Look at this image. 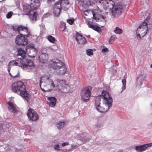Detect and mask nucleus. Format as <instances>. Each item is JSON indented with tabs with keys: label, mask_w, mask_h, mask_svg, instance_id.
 I'll use <instances>...</instances> for the list:
<instances>
[{
	"label": "nucleus",
	"mask_w": 152,
	"mask_h": 152,
	"mask_svg": "<svg viewBox=\"0 0 152 152\" xmlns=\"http://www.w3.org/2000/svg\"><path fill=\"white\" fill-rule=\"evenodd\" d=\"M13 14V12H10L7 14L6 15V18H11Z\"/></svg>",
	"instance_id": "29"
},
{
	"label": "nucleus",
	"mask_w": 152,
	"mask_h": 152,
	"mask_svg": "<svg viewBox=\"0 0 152 152\" xmlns=\"http://www.w3.org/2000/svg\"><path fill=\"white\" fill-rule=\"evenodd\" d=\"M102 98L103 99V104H107L111 107L113 102L112 99L110 94L106 91H103L102 93Z\"/></svg>",
	"instance_id": "10"
},
{
	"label": "nucleus",
	"mask_w": 152,
	"mask_h": 152,
	"mask_svg": "<svg viewBox=\"0 0 152 152\" xmlns=\"http://www.w3.org/2000/svg\"><path fill=\"white\" fill-rule=\"evenodd\" d=\"M57 127L58 128V126H57Z\"/></svg>",
	"instance_id": "42"
},
{
	"label": "nucleus",
	"mask_w": 152,
	"mask_h": 152,
	"mask_svg": "<svg viewBox=\"0 0 152 152\" xmlns=\"http://www.w3.org/2000/svg\"><path fill=\"white\" fill-rule=\"evenodd\" d=\"M57 127L58 128V126H57Z\"/></svg>",
	"instance_id": "44"
},
{
	"label": "nucleus",
	"mask_w": 152,
	"mask_h": 152,
	"mask_svg": "<svg viewBox=\"0 0 152 152\" xmlns=\"http://www.w3.org/2000/svg\"><path fill=\"white\" fill-rule=\"evenodd\" d=\"M18 54L17 56L18 58L21 59L19 61H12L9 63L8 67V72L10 71L11 67L14 66H18L21 67L23 69L27 70L28 72H31L34 69L35 66L31 60L26 59V52L22 48H19L18 50Z\"/></svg>",
	"instance_id": "1"
},
{
	"label": "nucleus",
	"mask_w": 152,
	"mask_h": 152,
	"mask_svg": "<svg viewBox=\"0 0 152 152\" xmlns=\"http://www.w3.org/2000/svg\"><path fill=\"white\" fill-rule=\"evenodd\" d=\"M26 52L30 54L29 56L31 57H34L36 55L37 50L35 48L33 45L30 44L28 45L26 47Z\"/></svg>",
	"instance_id": "17"
},
{
	"label": "nucleus",
	"mask_w": 152,
	"mask_h": 152,
	"mask_svg": "<svg viewBox=\"0 0 152 152\" xmlns=\"http://www.w3.org/2000/svg\"><path fill=\"white\" fill-rule=\"evenodd\" d=\"M114 32L116 34H120L122 33V30L118 27H116L114 30Z\"/></svg>",
	"instance_id": "25"
},
{
	"label": "nucleus",
	"mask_w": 152,
	"mask_h": 152,
	"mask_svg": "<svg viewBox=\"0 0 152 152\" xmlns=\"http://www.w3.org/2000/svg\"><path fill=\"white\" fill-rule=\"evenodd\" d=\"M91 95V91L89 88H86L81 90V98L84 101L88 100Z\"/></svg>",
	"instance_id": "16"
},
{
	"label": "nucleus",
	"mask_w": 152,
	"mask_h": 152,
	"mask_svg": "<svg viewBox=\"0 0 152 152\" xmlns=\"http://www.w3.org/2000/svg\"><path fill=\"white\" fill-rule=\"evenodd\" d=\"M88 25L89 27L92 28L93 29L97 32H100L101 30L100 27L97 26L96 24H95L92 22L88 21Z\"/></svg>",
	"instance_id": "20"
},
{
	"label": "nucleus",
	"mask_w": 152,
	"mask_h": 152,
	"mask_svg": "<svg viewBox=\"0 0 152 152\" xmlns=\"http://www.w3.org/2000/svg\"><path fill=\"white\" fill-rule=\"evenodd\" d=\"M49 101V105L51 107L55 106L56 104V99L54 97H49L48 98Z\"/></svg>",
	"instance_id": "23"
},
{
	"label": "nucleus",
	"mask_w": 152,
	"mask_h": 152,
	"mask_svg": "<svg viewBox=\"0 0 152 152\" xmlns=\"http://www.w3.org/2000/svg\"><path fill=\"white\" fill-rule=\"evenodd\" d=\"M8 104L9 105L8 109L10 110L14 113L17 112V110L16 109V105L15 104L10 102H8Z\"/></svg>",
	"instance_id": "22"
},
{
	"label": "nucleus",
	"mask_w": 152,
	"mask_h": 152,
	"mask_svg": "<svg viewBox=\"0 0 152 152\" xmlns=\"http://www.w3.org/2000/svg\"><path fill=\"white\" fill-rule=\"evenodd\" d=\"M47 39L50 42L53 43H54L56 41L55 38L51 35L48 36Z\"/></svg>",
	"instance_id": "26"
},
{
	"label": "nucleus",
	"mask_w": 152,
	"mask_h": 152,
	"mask_svg": "<svg viewBox=\"0 0 152 152\" xmlns=\"http://www.w3.org/2000/svg\"><path fill=\"white\" fill-rule=\"evenodd\" d=\"M64 2L66 4H69V2L67 0H62V2L61 3V5L62 3Z\"/></svg>",
	"instance_id": "33"
},
{
	"label": "nucleus",
	"mask_w": 152,
	"mask_h": 152,
	"mask_svg": "<svg viewBox=\"0 0 152 152\" xmlns=\"http://www.w3.org/2000/svg\"><path fill=\"white\" fill-rule=\"evenodd\" d=\"M74 21V19H70L69 20H67V22L70 25H72L73 24V23Z\"/></svg>",
	"instance_id": "30"
},
{
	"label": "nucleus",
	"mask_w": 152,
	"mask_h": 152,
	"mask_svg": "<svg viewBox=\"0 0 152 152\" xmlns=\"http://www.w3.org/2000/svg\"><path fill=\"white\" fill-rule=\"evenodd\" d=\"M151 146H152V143H150L139 146H136L135 149L136 150H140L142 151H144L147 147Z\"/></svg>",
	"instance_id": "21"
},
{
	"label": "nucleus",
	"mask_w": 152,
	"mask_h": 152,
	"mask_svg": "<svg viewBox=\"0 0 152 152\" xmlns=\"http://www.w3.org/2000/svg\"><path fill=\"white\" fill-rule=\"evenodd\" d=\"M152 25L151 20L149 18H147L137 29V38L140 39L141 37H143L145 35L148 31L151 29Z\"/></svg>",
	"instance_id": "5"
},
{
	"label": "nucleus",
	"mask_w": 152,
	"mask_h": 152,
	"mask_svg": "<svg viewBox=\"0 0 152 152\" xmlns=\"http://www.w3.org/2000/svg\"><path fill=\"white\" fill-rule=\"evenodd\" d=\"M39 0H31V5H28L23 9L24 11L27 12L26 14L32 21L37 20V13L36 9L40 6Z\"/></svg>",
	"instance_id": "4"
},
{
	"label": "nucleus",
	"mask_w": 152,
	"mask_h": 152,
	"mask_svg": "<svg viewBox=\"0 0 152 152\" xmlns=\"http://www.w3.org/2000/svg\"><path fill=\"white\" fill-rule=\"evenodd\" d=\"M56 87L58 89L64 93L67 92L69 90V86L64 80H58L56 82Z\"/></svg>",
	"instance_id": "9"
},
{
	"label": "nucleus",
	"mask_w": 152,
	"mask_h": 152,
	"mask_svg": "<svg viewBox=\"0 0 152 152\" xmlns=\"http://www.w3.org/2000/svg\"><path fill=\"white\" fill-rule=\"evenodd\" d=\"M150 66L151 68H152V64Z\"/></svg>",
	"instance_id": "40"
},
{
	"label": "nucleus",
	"mask_w": 152,
	"mask_h": 152,
	"mask_svg": "<svg viewBox=\"0 0 152 152\" xmlns=\"http://www.w3.org/2000/svg\"><path fill=\"white\" fill-rule=\"evenodd\" d=\"M101 101L100 96H98L95 99V106L97 110L100 112H105L109 109L110 106L104 104L103 106H100V102Z\"/></svg>",
	"instance_id": "8"
},
{
	"label": "nucleus",
	"mask_w": 152,
	"mask_h": 152,
	"mask_svg": "<svg viewBox=\"0 0 152 152\" xmlns=\"http://www.w3.org/2000/svg\"><path fill=\"white\" fill-rule=\"evenodd\" d=\"M59 147V145L58 144H57L55 146L54 148V149L55 150L57 151H58L60 150Z\"/></svg>",
	"instance_id": "31"
},
{
	"label": "nucleus",
	"mask_w": 152,
	"mask_h": 152,
	"mask_svg": "<svg viewBox=\"0 0 152 152\" xmlns=\"http://www.w3.org/2000/svg\"><path fill=\"white\" fill-rule=\"evenodd\" d=\"M99 2L106 9L112 10L115 6V2L112 0H100Z\"/></svg>",
	"instance_id": "13"
},
{
	"label": "nucleus",
	"mask_w": 152,
	"mask_h": 152,
	"mask_svg": "<svg viewBox=\"0 0 152 152\" xmlns=\"http://www.w3.org/2000/svg\"><path fill=\"white\" fill-rule=\"evenodd\" d=\"M124 11L123 6L120 4L116 5L112 10V14L114 17L120 16Z\"/></svg>",
	"instance_id": "12"
},
{
	"label": "nucleus",
	"mask_w": 152,
	"mask_h": 152,
	"mask_svg": "<svg viewBox=\"0 0 152 152\" xmlns=\"http://www.w3.org/2000/svg\"><path fill=\"white\" fill-rule=\"evenodd\" d=\"M4 0H0V2H2L3 1H4Z\"/></svg>",
	"instance_id": "38"
},
{
	"label": "nucleus",
	"mask_w": 152,
	"mask_h": 152,
	"mask_svg": "<svg viewBox=\"0 0 152 152\" xmlns=\"http://www.w3.org/2000/svg\"><path fill=\"white\" fill-rule=\"evenodd\" d=\"M12 91L20 96L28 102L29 101L30 95L26 90L24 83L21 81L14 83L12 86Z\"/></svg>",
	"instance_id": "3"
},
{
	"label": "nucleus",
	"mask_w": 152,
	"mask_h": 152,
	"mask_svg": "<svg viewBox=\"0 0 152 152\" xmlns=\"http://www.w3.org/2000/svg\"><path fill=\"white\" fill-rule=\"evenodd\" d=\"M48 55L45 53H42L39 56V62L43 63L46 62L48 59Z\"/></svg>",
	"instance_id": "19"
},
{
	"label": "nucleus",
	"mask_w": 152,
	"mask_h": 152,
	"mask_svg": "<svg viewBox=\"0 0 152 152\" xmlns=\"http://www.w3.org/2000/svg\"><path fill=\"white\" fill-rule=\"evenodd\" d=\"M65 26H64V29L63 30V31L65 30Z\"/></svg>",
	"instance_id": "41"
},
{
	"label": "nucleus",
	"mask_w": 152,
	"mask_h": 152,
	"mask_svg": "<svg viewBox=\"0 0 152 152\" xmlns=\"http://www.w3.org/2000/svg\"><path fill=\"white\" fill-rule=\"evenodd\" d=\"M97 10H94L93 11L86 10L84 11L83 15L84 19L87 20L93 19L96 21L99 20L101 21L102 19L104 20L105 17L102 15L99 14Z\"/></svg>",
	"instance_id": "7"
},
{
	"label": "nucleus",
	"mask_w": 152,
	"mask_h": 152,
	"mask_svg": "<svg viewBox=\"0 0 152 152\" xmlns=\"http://www.w3.org/2000/svg\"><path fill=\"white\" fill-rule=\"evenodd\" d=\"M50 1H54L55 0H49Z\"/></svg>",
	"instance_id": "39"
},
{
	"label": "nucleus",
	"mask_w": 152,
	"mask_h": 152,
	"mask_svg": "<svg viewBox=\"0 0 152 152\" xmlns=\"http://www.w3.org/2000/svg\"><path fill=\"white\" fill-rule=\"evenodd\" d=\"M69 145V143L68 142H66L63 143L61 145L63 147H64L66 145Z\"/></svg>",
	"instance_id": "35"
},
{
	"label": "nucleus",
	"mask_w": 152,
	"mask_h": 152,
	"mask_svg": "<svg viewBox=\"0 0 152 152\" xmlns=\"http://www.w3.org/2000/svg\"><path fill=\"white\" fill-rule=\"evenodd\" d=\"M76 39L80 44H83L87 42L86 38L82 35L77 33L76 34Z\"/></svg>",
	"instance_id": "18"
},
{
	"label": "nucleus",
	"mask_w": 152,
	"mask_h": 152,
	"mask_svg": "<svg viewBox=\"0 0 152 152\" xmlns=\"http://www.w3.org/2000/svg\"><path fill=\"white\" fill-rule=\"evenodd\" d=\"M122 82L123 84V86L122 87V91L125 90L126 88V79H122Z\"/></svg>",
	"instance_id": "27"
},
{
	"label": "nucleus",
	"mask_w": 152,
	"mask_h": 152,
	"mask_svg": "<svg viewBox=\"0 0 152 152\" xmlns=\"http://www.w3.org/2000/svg\"><path fill=\"white\" fill-rule=\"evenodd\" d=\"M87 54V55L90 56L93 54V51L92 49H88L86 50Z\"/></svg>",
	"instance_id": "28"
},
{
	"label": "nucleus",
	"mask_w": 152,
	"mask_h": 152,
	"mask_svg": "<svg viewBox=\"0 0 152 152\" xmlns=\"http://www.w3.org/2000/svg\"><path fill=\"white\" fill-rule=\"evenodd\" d=\"M27 115L28 118L32 121H35L39 118L37 113L34 110L31 108L28 109Z\"/></svg>",
	"instance_id": "14"
},
{
	"label": "nucleus",
	"mask_w": 152,
	"mask_h": 152,
	"mask_svg": "<svg viewBox=\"0 0 152 152\" xmlns=\"http://www.w3.org/2000/svg\"><path fill=\"white\" fill-rule=\"evenodd\" d=\"M9 74H10V75L11 77H12L13 78H17L18 77L19 75H18V72H12V74L10 73V72H9Z\"/></svg>",
	"instance_id": "24"
},
{
	"label": "nucleus",
	"mask_w": 152,
	"mask_h": 152,
	"mask_svg": "<svg viewBox=\"0 0 152 152\" xmlns=\"http://www.w3.org/2000/svg\"><path fill=\"white\" fill-rule=\"evenodd\" d=\"M116 38V36L115 35H113V36H112L110 39V40H109V42L111 40H115Z\"/></svg>",
	"instance_id": "32"
},
{
	"label": "nucleus",
	"mask_w": 152,
	"mask_h": 152,
	"mask_svg": "<svg viewBox=\"0 0 152 152\" xmlns=\"http://www.w3.org/2000/svg\"><path fill=\"white\" fill-rule=\"evenodd\" d=\"M17 31L20 35H18L16 38V44L22 46L27 45L28 41L25 37H28L31 36V34L28 31L27 28L22 26H19L18 27Z\"/></svg>",
	"instance_id": "2"
},
{
	"label": "nucleus",
	"mask_w": 152,
	"mask_h": 152,
	"mask_svg": "<svg viewBox=\"0 0 152 152\" xmlns=\"http://www.w3.org/2000/svg\"><path fill=\"white\" fill-rule=\"evenodd\" d=\"M142 76V75L138 77L137 78V81H138L141 78V77Z\"/></svg>",
	"instance_id": "37"
},
{
	"label": "nucleus",
	"mask_w": 152,
	"mask_h": 152,
	"mask_svg": "<svg viewBox=\"0 0 152 152\" xmlns=\"http://www.w3.org/2000/svg\"><path fill=\"white\" fill-rule=\"evenodd\" d=\"M57 127L58 128V126H57Z\"/></svg>",
	"instance_id": "43"
},
{
	"label": "nucleus",
	"mask_w": 152,
	"mask_h": 152,
	"mask_svg": "<svg viewBox=\"0 0 152 152\" xmlns=\"http://www.w3.org/2000/svg\"><path fill=\"white\" fill-rule=\"evenodd\" d=\"M50 66L56 70L57 74L59 75H64L66 72L67 68L65 64L58 59L50 60Z\"/></svg>",
	"instance_id": "6"
},
{
	"label": "nucleus",
	"mask_w": 152,
	"mask_h": 152,
	"mask_svg": "<svg viewBox=\"0 0 152 152\" xmlns=\"http://www.w3.org/2000/svg\"><path fill=\"white\" fill-rule=\"evenodd\" d=\"M64 122H60L57 124V125L59 126H62L64 125Z\"/></svg>",
	"instance_id": "34"
},
{
	"label": "nucleus",
	"mask_w": 152,
	"mask_h": 152,
	"mask_svg": "<svg viewBox=\"0 0 152 152\" xmlns=\"http://www.w3.org/2000/svg\"><path fill=\"white\" fill-rule=\"evenodd\" d=\"M46 81H47V86L50 87V88L49 89L50 90H53L55 87L53 81L52 79H50L49 77L46 76H43L40 78L39 80L40 87H41V84L43 82H46Z\"/></svg>",
	"instance_id": "11"
},
{
	"label": "nucleus",
	"mask_w": 152,
	"mask_h": 152,
	"mask_svg": "<svg viewBox=\"0 0 152 152\" xmlns=\"http://www.w3.org/2000/svg\"><path fill=\"white\" fill-rule=\"evenodd\" d=\"M61 2L62 0H58L54 4L53 12L54 15L56 16H59L60 14V12L61 10Z\"/></svg>",
	"instance_id": "15"
},
{
	"label": "nucleus",
	"mask_w": 152,
	"mask_h": 152,
	"mask_svg": "<svg viewBox=\"0 0 152 152\" xmlns=\"http://www.w3.org/2000/svg\"><path fill=\"white\" fill-rule=\"evenodd\" d=\"M107 51H108V49L107 48H103L102 50V52L103 53H104Z\"/></svg>",
	"instance_id": "36"
}]
</instances>
